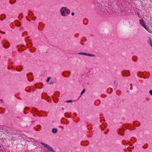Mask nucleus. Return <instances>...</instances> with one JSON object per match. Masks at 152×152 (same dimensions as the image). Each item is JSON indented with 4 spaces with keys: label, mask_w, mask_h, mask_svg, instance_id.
I'll return each mask as SVG.
<instances>
[{
    "label": "nucleus",
    "mask_w": 152,
    "mask_h": 152,
    "mask_svg": "<svg viewBox=\"0 0 152 152\" xmlns=\"http://www.w3.org/2000/svg\"><path fill=\"white\" fill-rule=\"evenodd\" d=\"M139 22L141 25L146 30H148V29L146 26V25L145 24V22L144 21V20H142L140 19L139 20Z\"/></svg>",
    "instance_id": "obj_1"
},
{
    "label": "nucleus",
    "mask_w": 152,
    "mask_h": 152,
    "mask_svg": "<svg viewBox=\"0 0 152 152\" xmlns=\"http://www.w3.org/2000/svg\"><path fill=\"white\" fill-rule=\"evenodd\" d=\"M66 10V7H62L61 10V15L63 16H65L66 15L65 11Z\"/></svg>",
    "instance_id": "obj_2"
},
{
    "label": "nucleus",
    "mask_w": 152,
    "mask_h": 152,
    "mask_svg": "<svg viewBox=\"0 0 152 152\" xmlns=\"http://www.w3.org/2000/svg\"><path fill=\"white\" fill-rule=\"evenodd\" d=\"M48 150H49V151H50L51 152H56V151L53 149V148L48 145V147L47 148Z\"/></svg>",
    "instance_id": "obj_3"
},
{
    "label": "nucleus",
    "mask_w": 152,
    "mask_h": 152,
    "mask_svg": "<svg viewBox=\"0 0 152 152\" xmlns=\"http://www.w3.org/2000/svg\"><path fill=\"white\" fill-rule=\"evenodd\" d=\"M9 44L8 43H7L6 44H4L3 45V46L5 48H8L9 47Z\"/></svg>",
    "instance_id": "obj_4"
},
{
    "label": "nucleus",
    "mask_w": 152,
    "mask_h": 152,
    "mask_svg": "<svg viewBox=\"0 0 152 152\" xmlns=\"http://www.w3.org/2000/svg\"><path fill=\"white\" fill-rule=\"evenodd\" d=\"M58 129L56 128H53L52 129V132L53 133H56L58 132Z\"/></svg>",
    "instance_id": "obj_5"
},
{
    "label": "nucleus",
    "mask_w": 152,
    "mask_h": 152,
    "mask_svg": "<svg viewBox=\"0 0 152 152\" xmlns=\"http://www.w3.org/2000/svg\"><path fill=\"white\" fill-rule=\"evenodd\" d=\"M149 41H148V43H149L151 45V46L152 47V42L151 40V38L150 37H149Z\"/></svg>",
    "instance_id": "obj_6"
},
{
    "label": "nucleus",
    "mask_w": 152,
    "mask_h": 152,
    "mask_svg": "<svg viewBox=\"0 0 152 152\" xmlns=\"http://www.w3.org/2000/svg\"><path fill=\"white\" fill-rule=\"evenodd\" d=\"M87 54H88V53H83V52L79 53H78V54H80V55H84L87 56Z\"/></svg>",
    "instance_id": "obj_7"
},
{
    "label": "nucleus",
    "mask_w": 152,
    "mask_h": 152,
    "mask_svg": "<svg viewBox=\"0 0 152 152\" xmlns=\"http://www.w3.org/2000/svg\"><path fill=\"white\" fill-rule=\"evenodd\" d=\"M6 18V16L4 15H1L0 17V20H2V18Z\"/></svg>",
    "instance_id": "obj_8"
},
{
    "label": "nucleus",
    "mask_w": 152,
    "mask_h": 152,
    "mask_svg": "<svg viewBox=\"0 0 152 152\" xmlns=\"http://www.w3.org/2000/svg\"><path fill=\"white\" fill-rule=\"evenodd\" d=\"M65 12L67 14H69L70 13V11L68 9H66V10H65Z\"/></svg>",
    "instance_id": "obj_9"
},
{
    "label": "nucleus",
    "mask_w": 152,
    "mask_h": 152,
    "mask_svg": "<svg viewBox=\"0 0 152 152\" xmlns=\"http://www.w3.org/2000/svg\"><path fill=\"white\" fill-rule=\"evenodd\" d=\"M41 144L43 145H44L45 146V147L46 148H47V147H48V145H47V144H45L44 143L42 142H41Z\"/></svg>",
    "instance_id": "obj_10"
},
{
    "label": "nucleus",
    "mask_w": 152,
    "mask_h": 152,
    "mask_svg": "<svg viewBox=\"0 0 152 152\" xmlns=\"http://www.w3.org/2000/svg\"><path fill=\"white\" fill-rule=\"evenodd\" d=\"M87 56H93V57L95 56V55L92 54H90V53H88Z\"/></svg>",
    "instance_id": "obj_11"
},
{
    "label": "nucleus",
    "mask_w": 152,
    "mask_h": 152,
    "mask_svg": "<svg viewBox=\"0 0 152 152\" xmlns=\"http://www.w3.org/2000/svg\"><path fill=\"white\" fill-rule=\"evenodd\" d=\"M85 92V89H84L81 93V96Z\"/></svg>",
    "instance_id": "obj_12"
},
{
    "label": "nucleus",
    "mask_w": 152,
    "mask_h": 152,
    "mask_svg": "<svg viewBox=\"0 0 152 152\" xmlns=\"http://www.w3.org/2000/svg\"><path fill=\"white\" fill-rule=\"evenodd\" d=\"M50 77H49L48 79L47 80H46V82H48L49 81H50Z\"/></svg>",
    "instance_id": "obj_13"
},
{
    "label": "nucleus",
    "mask_w": 152,
    "mask_h": 152,
    "mask_svg": "<svg viewBox=\"0 0 152 152\" xmlns=\"http://www.w3.org/2000/svg\"><path fill=\"white\" fill-rule=\"evenodd\" d=\"M150 94L151 95H152V90H150V91L149 92Z\"/></svg>",
    "instance_id": "obj_14"
},
{
    "label": "nucleus",
    "mask_w": 152,
    "mask_h": 152,
    "mask_svg": "<svg viewBox=\"0 0 152 152\" xmlns=\"http://www.w3.org/2000/svg\"><path fill=\"white\" fill-rule=\"evenodd\" d=\"M72 102V100H67L66 101L67 102Z\"/></svg>",
    "instance_id": "obj_15"
},
{
    "label": "nucleus",
    "mask_w": 152,
    "mask_h": 152,
    "mask_svg": "<svg viewBox=\"0 0 152 152\" xmlns=\"http://www.w3.org/2000/svg\"><path fill=\"white\" fill-rule=\"evenodd\" d=\"M0 32L1 33H2L3 34H5V32H3L2 31H0Z\"/></svg>",
    "instance_id": "obj_16"
},
{
    "label": "nucleus",
    "mask_w": 152,
    "mask_h": 152,
    "mask_svg": "<svg viewBox=\"0 0 152 152\" xmlns=\"http://www.w3.org/2000/svg\"><path fill=\"white\" fill-rule=\"evenodd\" d=\"M0 102L1 103H2L3 102V100L2 99H1V100H0Z\"/></svg>",
    "instance_id": "obj_17"
},
{
    "label": "nucleus",
    "mask_w": 152,
    "mask_h": 152,
    "mask_svg": "<svg viewBox=\"0 0 152 152\" xmlns=\"http://www.w3.org/2000/svg\"><path fill=\"white\" fill-rule=\"evenodd\" d=\"M71 15L72 16H73L74 15V12H72L71 13Z\"/></svg>",
    "instance_id": "obj_18"
},
{
    "label": "nucleus",
    "mask_w": 152,
    "mask_h": 152,
    "mask_svg": "<svg viewBox=\"0 0 152 152\" xmlns=\"http://www.w3.org/2000/svg\"><path fill=\"white\" fill-rule=\"evenodd\" d=\"M119 134L121 135H124V134H121L119 133Z\"/></svg>",
    "instance_id": "obj_19"
},
{
    "label": "nucleus",
    "mask_w": 152,
    "mask_h": 152,
    "mask_svg": "<svg viewBox=\"0 0 152 152\" xmlns=\"http://www.w3.org/2000/svg\"><path fill=\"white\" fill-rule=\"evenodd\" d=\"M69 72L70 73V75H69V76L70 75V74H71V72Z\"/></svg>",
    "instance_id": "obj_20"
},
{
    "label": "nucleus",
    "mask_w": 152,
    "mask_h": 152,
    "mask_svg": "<svg viewBox=\"0 0 152 152\" xmlns=\"http://www.w3.org/2000/svg\"><path fill=\"white\" fill-rule=\"evenodd\" d=\"M53 83H50V84H53Z\"/></svg>",
    "instance_id": "obj_21"
},
{
    "label": "nucleus",
    "mask_w": 152,
    "mask_h": 152,
    "mask_svg": "<svg viewBox=\"0 0 152 152\" xmlns=\"http://www.w3.org/2000/svg\"><path fill=\"white\" fill-rule=\"evenodd\" d=\"M36 19V17H35V19H33V20H35Z\"/></svg>",
    "instance_id": "obj_22"
},
{
    "label": "nucleus",
    "mask_w": 152,
    "mask_h": 152,
    "mask_svg": "<svg viewBox=\"0 0 152 152\" xmlns=\"http://www.w3.org/2000/svg\"><path fill=\"white\" fill-rule=\"evenodd\" d=\"M116 83V81H115L114 83L115 84V83Z\"/></svg>",
    "instance_id": "obj_23"
},
{
    "label": "nucleus",
    "mask_w": 152,
    "mask_h": 152,
    "mask_svg": "<svg viewBox=\"0 0 152 152\" xmlns=\"http://www.w3.org/2000/svg\"><path fill=\"white\" fill-rule=\"evenodd\" d=\"M1 148V146H0V148Z\"/></svg>",
    "instance_id": "obj_24"
}]
</instances>
